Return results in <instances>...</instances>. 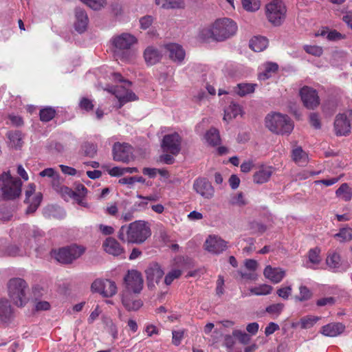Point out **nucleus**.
I'll use <instances>...</instances> for the list:
<instances>
[{"mask_svg":"<svg viewBox=\"0 0 352 352\" xmlns=\"http://www.w3.org/2000/svg\"><path fill=\"white\" fill-rule=\"evenodd\" d=\"M292 159L300 166H305L309 161L307 153L301 147H296L292 151Z\"/></svg>","mask_w":352,"mask_h":352,"instance_id":"obj_36","label":"nucleus"},{"mask_svg":"<svg viewBox=\"0 0 352 352\" xmlns=\"http://www.w3.org/2000/svg\"><path fill=\"white\" fill-rule=\"evenodd\" d=\"M182 138L179 133L174 132L164 136L162 141V148L164 151L172 155H177L181 149Z\"/></svg>","mask_w":352,"mask_h":352,"instance_id":"obj_16","label":"nucleus"},{"mask_svg":"<svg viewBox=\"0 0 352 352\" xmlns=\"http://www.w3.org/2000/svg\"><path fill=\"white\" fill-rule=\"evenodd\" d=\"M292 285L283 286L277 289V295L283 300H287L292 295Z\"/></svg>","mask_w":352,"mask_h":352,"instance_id":"obj_52","label":"nucleus"},{"mask_svg":"<svg viewBox=\"0 0 352 352\" xmlns=\"http://www.w3.org/2000/svg\"><path fill=\"white\" fill-rule=\"evenodd\" d=\"M56 114V111L52 107H46L40 111V118L43 122L51 120Z\"/></svg>","mask_w":352,"mask_h":352,"instance_id":"obj_50","label":"nucleus"},{"mask_svg":"<svg viewBox=\"0 0 352 352\" xmlns=\"http://www.w3.org/2000/svg\"><path fill=\"white\" fill-rule=\"evenodd\" d=\"M300 295L296 299L300 302L309 300L311 297V291L305 286L301 285L299 287Z\"/></svg>","mask_w":352,"mask_h":352,"instance_id":"obj_54","label":"nucleus"},{"mask_svg":"<svg viewBox=\"0 0 352 352\" xmlns=\"http://www.w3.org/2000/svg\"><path fill=\"white\" fill-rule=\"evenodd\" d=\"M39 175L42 177H47L52 179V187L58 182H60V175L55 171V170L52 168H47L42 170L39 173Z\"/></svg>","mask_w":352,"mask_h":352,"instance_id":"obj_44","label":"nucleus"},{"mask_svg":"<svg viewBox=\"0 0 352 352\" xmlns=\"http://www.w3.org/2000/svg\"><path fill=\"white\" fill-rule=\"evenodd\" d=\"M340 257L336 252L330 253L327 257L326 263L331 269H336L340 266Z\"/></svg>","mask_w":352,"mask_h":352,"instance_id":"obj_48","label":"nucleus"},{"mask_svg":"<svg viewBox=\"0 0 352 352\" xmlns=\"http://www.w3.org/2000/svg\"><path fill=\"white\" fill-rule=\"evenodd\" d=\"M8 138L10 140V145L14 148L21 147L22 145V136L19 131H10L8 133Z\"/></svg>","mask_w":352,"mask_h":352,"instance_id":"obj_43","label":"nucleus"},{"mask_svg":"<svg viewBox=\"0 0 352 352\" xmlns=\"http://www.w3.org/2000/svg\"><path fill=\"white\" fill-rule=\"evenodd\" d=\"M7 287L8 294L14 305L23 307L28 302V285L25 280L21 278H11Z\"/></svg>","mask_w":352,"mask_h":352,"instance_id":"obj_4","label":"nucleus"},{"mask_svg":"<svg viewBox=\"0 0 352 352\" xmlns=\"http://www.w3.org/2000/svg\"><path fill=\"white\" fill-rule=\"evenodd\" d=\"M346 329V326L342 322H331L322 326L320 333L324 336L334 338L342 334Z\"/></svg>","mask_w":352,"mask_h":352,"instance_id":"obj_22","label":"nucleus"},{"mask_svg":"<svg viewBox=\"0 0 352 352\" xmlns=\"http://www.w3.org/2000/svg\"><path fill=\"white\" fill-rule=\"evenodd\" d=\"M352 123V110H348L343 113L337 115L334 122V129L336 135H346L351 131Z\"/></svg>","mask_w":352,"mask_h":352,"instance_id":"obj_13","label":"nucleus"},{"mask_svg":"<svg viewBox=\"0 0 352 352\" xmlns=\"http://www.w3.org/2000/svg\"><path fill=\"white\" fill-rule=\"evenodd\" d=\"M110 13L117 20L124 21L125 13L122 6L118 3H113L110 6Z\"/></svg>","mask_w":352,"mask_h":352,"instance_id":"obj_42","label":"nucleus"},{"mask_svg":"<svg viewBox=\"0 0 352 352\" xmlns=\"http://www.w3.org/2000/svg\"><path fill=\"white\" fill-rule=\"evenodd\" d=\"M181 274L182 272L179 270L175 269L171 270L166 275L164 283L166 285H170L175 279L178 278L181 276Z\"/></svg>","mask_w":352,"mask_h":352,"instance_id":"obj_53","label":"nucleus"},{"mask_svg":"<svg viewBox=\"0 0 352 352\" xmlns=\"http://www.w3.org/2000/svg\"><path fill=\"white\" fill-rule=\"evenodd\" d=\"M249 295L266 296L270 294L273 287L267 284H260L249 288Z\"/></svg>","mask_w":352,"mask_h":352,"instance_id":"obj_35","label":"nucleus"},{"mask_svg":"<svg viewBox=\"0 0 352 352\" xmlns=\"http://www.w3.org/2000/svg\"><path fill=\"white\" fill-rule=\"evenodd\" d=\"M162 57V52L153 46L147 47L144 52V58L148 65H153L160 61Z\"/></svg>","mask_w":352,"mask_h":352,"instance_id":"obj_29","label":"nucleus"},{"mask_svg":"<svg viewBox=\"0 0 352 352\" xmlns=\"http://www.w3.org/2000/svg\"><path fill=\"white\" fill-rule=\"evenodd\" d=\"M146 278L149 287H154L155 284H158L164 272L162 267L157 263L151 265L146 270Z\"/></svg>","mask_w":352,"mask_h":352,"instance_id":"obj_21","label":"nucleus"},{"mask_svg":"<svg viewBox=\"0 0 352 352\" xmlns=\"http://www.w3.org/2000/svg\"><path fill=\"white\" fill-rule=\"evenodd\" d=\"M242 114V109L239 104L232 102L224 111L223 120L229 122Z\"/></svg>","mask_w":352,"mask_h":352,"instance_id":"obj_33","label":"nucleus"},{"mask_svg":"<svg viewBox=\"0 0 352 352\" xmlns=\"http://www.w3.org/2000/svg\"><path fill=\"white\" fill-rule=\"evenodd\" d=\"M131 85L129 81L124 82V85H117L115 87H109L104 90L112 94L118 100V108H121L124 104L129 102L135 101L138 99L136 95L128 87Z\"/></svg>","mask_w":352,"mask_h":352,"instance_id":"obj_9","label":"nucleus"},{"mask_svg":"<svg viewBox=\"0 0 352 352\" xmlns=\"http://www.w3.org/2000/svg\"><path fill=\"white\" fill-rule=\"evenodd\" d=\"M279 325L274 322H270L265 329V334L269 336L273 334L275 331L279 330Z\"/></svg>","mask_w":352,"mask_h":352,"instance_id":"obj_63","label":"nucleus"},{"mask_svg":"<svg viewBox=\"0 0 352 352\" xmlns=\"http://www.w3.org/2000/svg\"><path fill=\"white\" fill-rule=\"evenodd\" d=\"M113 160L129 163L134 159L132 147L127 143L116 142L112 148Z\"/></svg>","mask_w":352,"mask_h":352,"instance_id":"obj_11","label":"nucleus"},{"mask_svg":"<svg viewBox=\"0 0 352 352\" xmlns=\"http://www.w3.org/2000/svg\"><path fill=\"white\" fill-rule=\"evenodd\" d=\"M111 177H120L124 175V167L115 166L107 170Z\"/></svg>","mask_w":352,"mask_h":352,"instance_id":"obj_62","label":"nucleus"},{"mask_svg":"<svg viewBox=\"0 0 352 352\" xmlns=\"http://www.w3.org/2000/svg\"><path fill=\"white\" fill-rule=\"evenodd\" d=\"M265 126L272 132L277 134H288L294 129L290 118L284 114L272 113L267 115L265 120Z\"/></svg>","mask_w":352,"mask_h":352,"instance_id":"obj_6","label":"nucleus"},{"mask_svg":"<svg viewBox=\"0 0 352 352\" xmlns=\"http://www.w3.org/2000/svg\"><path fill=\"white\" fill-rule=\"evenodd\" d=\"M42 236L43 232L37 228H34L29 230L28 235L22 240L24 252H20L18 254L22 255L29 253L30 250L36 246L37 239Z\"/></svg>","mask_w":352,"mask_h":352,"instance_id":"obj_20","label":"nucleus"},{"mask_svg":"<svg viewBox=\"0 0 352 352\" xmlns=\"http://www.w3.org/2000/svg\"><path fill=\"white\" fill-rule=\"evenodd\" d=\"M21 187V180L12 177L9 171L0 175V195L3 199L11 200L19 197Z\"/></svg>","mask_w":352,"mask_h":352,"instance_id":"obj_5","label":"nucleus"},{"mask_svg":"<svg viewBox=\"0 0 352 352\" xmlns=\"http://www.w3.org/2000/svg\"><path fill=\"white\" fill-rule=\"evenodd\" d=\"M193 190L204 199H212L214 197L215 190L211 183L206 179L199 177L193 182Z\"/></svg>","mask_w":352,"mask_h":352,"instance_id":"obj_15","label":"nucleus"},{"mask_svg":"<svg viewBox=\"0 0 352 352\" xmlns=\"http://www.w3.org/2000/svg\"><path fill=\"white\" fill-rule=\"evenodd\" d=\"M224 346L226 347L228 352H232L234 345L235 344V340L233 335H226L224 337Z\"/></svg>","mask_w":352,"mask_h":352,"instance_id":"obj_59","label":"nucleus"},{"mask_svg":"<svg viewBox=\"0 0 352 352\" xmlns=\"http://www.w3.org/2000/svg\"><path fill=\"white\" fill-rule=\"evenodd\" d=\"M259 329L258 323L254 322L249 323L246 327V331L250 336H255Z\"/></svg>","mask_w":352,"mask_h":352,"instance_id":"obj_64","label":"nucleus"},{"mask_svg":"<svg viewBox=\"0 0 352 352\" xmlns=\"http://www.w3.org/2000/svg\"><path fill=\"white\" fill-rule=\"evenodd\" d=\"M336 194L337 197L346 201H350L352 198V188L347 184H342L336 190Z\"/></svg>","mask_w":352,"mask_h":352,"instance_id":"obj_41","label":"nucleus"},{"mask_svg":"<svg viewBox=\"0 0 352 352\" xmlns=\"http://www.w3.org/2000/svg\"><path fill=\"white\" fill-rule=\"evenodd\" d=\"M205 139L211 145H217L221 140L219 131L214 128H212L207 131Z\"/></svg>","mask_w":352,"mask_h":352,"instance_id":"obj_45","label":"nucleus"},{"mask_svg":"<svg viewBox=\"0 0 352 352\" xmlns=\"http://www.w3.org/2000/svg\"><path fill=\"white\" fill-rule=\"evenodd\" d=\"M274 171L275 168L272 166H260L253 175L254 182L258 184L267 182Z\"/></svg>","mask_w":352,"mask_h":352,"instance_id":"obj_24","label":"nucleus"},{"mask_svg":"<svg viewBox=\"0 0 352 352\" xmlns=\"http://www.w3.org/2000/svg\"><path fill=\"white\" fill-rule=\"evenodd\" d=\"M265 13L270 23L280 26L285 19L287 8L282 0L270 1L265 6Z\"/></svg>","mask_w":352,"mask_h":352,"instance_id":"obj_7","label":"nucleus"},{"mask_svg":"<svg viewBox=\"0 0 352 352\" xmlns=\"http://www.w3.org/2000/svg\"><path fill=\"white\" fill-rule=\"evenodd\" d=\"M75 30L79 34L85 32L88 27L87 12L81 8L76 9V20L74 24Z\"/></svg>","mask_w":352,"mask_h":352,"instance_id":"obj_27","label":"nucleus"},{"mask_svg":"<svg viewBox=\"0 0 352 352\" xmlns=\"http://www.w3.org/2000/svg\"><path fill=\"white\" fill-rule=\"evenodd\" d=\"M34 307L36 311H41L49 310L51 305L50 302L46 300H41L36 298L34 302Z\"/></svg>","mask_w":352,"mask_h":352,"instance_id":"obj_55","label":"nucleus"},{"mask_svg":"<svg viewBox=\"0 0 352 352\" xmlns=\"http://www.w3.org/2000/svg\"><path fill=\"white\" fill-rule=\"evenodd\" d=\"M52 188L65 200L68 201L70 199H73L78 204L86 206V203L83 201V198L86 195L87 189L83 185H78L74 192L69 187L63 185V179H60V182H58Z\"/></svg>","mask_w":352,"mask_h":352,"instance_id":"obj_8","label":"nucleus"},{"mask_svg":"<svg viewBox=\"0 0 352 352\" xmlns=\"http://www.w3.org/2000/svg\"><path fill=\"white\" fill-rule=\"evenodd\" d=\"M169 53V57L174 62L182 63L185 58V52L182 47L176 43H169L166 45Z\"/></svg>","mask_w":352,"mask_h":352,"instance_id":"obj_28","label":"nucleus"},{"mask_svg":"<svg viewBox=\"0 0 352 352\" xmlns=\"http://www.w3.org/2000/svg\"><path fill=\"white\" fill-rule=\"evenodd\" d=\"M85 251V249L76 245L54 250L52 256L60 263H69L78 258Z\"/></svg>","mask_w":352,"mask_h":352,"instance_id":"obj_10","label":"nucleus"},{"mask_svg":"<svg viewBox=\"0 0 352 352\" xmlns=\"http://www.w3.org/2000/svg\"><path fill=\"white\" fill-rule=\"evenodd\" d=\"M237 31L236 23L229 18H221L215 20L210 25L202 28L199 36L203 41L212 39L223 41L234 36Z\"/></svg>","mask_w":352,"mask_h":352,"instance_id":"obj_1","label":"nucleus"},{"mask_svg":"<svg viewBox=\"0 0 352 352\" xmlns=\"http://www.w3.org/2000/svg\"><path fill=\"white\" fill-rule=\"evenodd\" d=\"M142 173L151 178L155 177L157 173H160L162 175H164L166 174L165 170L154 168H144Z\"/></svg>","mask_w":352,"mask_h":352,"instance_id":"obj_58","label":"nucleus"},{"mask_svg":"<svg viewBox=\"0 0 352 352\" xmlns=\"http://www.w3.org/2000/svg\"><path fill=\"white\" fill-rule=\"evenodd\" d=\"M125 289L123 291L133 292L138 294L143 287V279L140 272L136 270L129 271L124 277Z\"/></svg>","mask_w":352,"mask_h":352,"instance_id":"obj_14","label":"nucleus"},{"mask_svg":"<svg viewBox=\"0 0 352 352\" xmlns=\"http://www.w3.org/2000/svg\"><path fill=\"white\" fill-rule=\"evenodd\" d=\"M107 4V0H89V8L94 10H99Z\"/></svg>","mask_w":352,"mask_h":352,"instance_id":"obj_60","label":"nucleus"},{"mask_svg":"<svg viewBox=\"0 0 352 352\" xmlns=\"http://www.w3.org/2000/svg\"><path fill=\"white\" fill-rule=\"evenodd\" d=\"M173 344L175 346H178L180 344L183 337H184V331L182 330L179 331H173Z\"/></svg>","mask_w":352,"mask_h":352,"instance_id":"obj_61","label":"nucleus"},{"mask_svg":"<svg viewBox=\"0 0 352 352\" xmlns=\"http://www.w3.org/2000/svg\"><path fill=\"white\" fill-rule=\"evenodd\" d=\"M122 302L129 311H136L142 306V302L129 291H122Z\"/></svg>","mask_w":352,"mask_h":352,"instance_id":"obj_25","label":"nucleus"},{"mask_svg":"<svg viewBox=\"0 0 352 352\" xmlns=\"http://www.w3.org/2000/svg\"><path fill=\"white\" fill-rule=\"evenodd\" d=\"M263 275L274 284L279 283L285 278L286 271L281 267H273L267 265L263 270Z\"/></svg>","mask_w":352,"mask_h":352,"instance_id":"obj_23","label":"nucleus"},{"mask_svg":"<svg viewBox=\"0 0 352 352\" xmlns=\"http://www.w3.org/2000/svg\"><path fill=\"white\" fill-rule=\"evenodd\" d=\"M232 335L243 344H247L251 340V336L249 333L239 329H234L232 331Z\"/></svg>","mask_w":352,"mask_h":352,"instance_id":"obj_47","label":"nucleus"},{"mask_svg":"<svg viewBox=\"0 0 352 352\" xmlns=\"http://www.w3.org/2000/svg\"><path fill=\"white\" fill-rule=\"evenodd\" d=\"M151 236L149 223L142 220L121 226L118 233V239L123 243L138 245L144 243Z\"/></svg>","mask_w":352,"mask_h":352,"instance_id":"obj_2","label":"nucleus"},{"mask_svg":"<svg viewBox=\"0 0 352 352\" xmlns=\"http://www.w3.org/2000/svg\"><path fill=\"white\" fill-rule=\"evenodd\" d=\"M305 51L313 56H320L323 52L322 48L318 45H305Z\"/></svg>","mask_w":352,"mask_h":352,"instance_id":"obj_56","label":"nucleus"},{"mask_svg":"<svg viewBox=\"0 0 352 352\" xmlns=\"http://www.w3.org/2000/svg\"><path fill=\"white\" fill-rule=\"evenodd\" d=\"M300 95L304 105L308 109H314L319 104V98L315 89L303 87L300 90Z\"/></svg>","mask_w":352,"mask_h":352,"instance_id":"obj_18","label":"nucleus"},{"mask_svg":"<svg viewBox=\"0 0 352 352\" xmlns=\"http://www.w3.org/2000/svg\"><path fill=\"white\" fill-rule=\"evenodd\" d=\"M320 253V250L318 248L310 250L308 254L309 262L313 265L319 264L321 261Z\"/></svg>","mask_w":352,"mask_h":352,"instance_id":"obj_51","label":"nucleus"},{"mask_svg":"<svg viewBox=\"0 0 352 352\" xmlns=\"http://www.w3.org/2000/svg\"><path fill=\"white\" fill-rule=\"evenodd\" d=\"M138 42L137 37L129 32H122L113 36L109 40L110 47L118 58L128 60L131 55V50Z\"/></svg>","mask_w":352,"mask_h":352,"instance_id":"obj_3","label":"nucleus"},{"mask_svg":"<svg viewBox=\"0 0 352 352\" xmlns=\"http://www.w3.org/2000/svg\"><path fill=\"white\" fill-rule=\"evenodd\" d=\"M140 26L142 30H147L153 23V17L150 15H146L140 19Z\"/></svg>","mask_w":352,"mask_h":352,"instance_id":"obj_57","label":"nucleus"},{"mask_svg":"<svg viewBox=\"0 0 352 352\" xmlns=\"http://www.w3.org/2000/svg\"><path fill=\"white\" fill-rule=\"evenodd\" d=\"M333 236L340 243L349 242L352 240V228H342Z\"/></svg>","mask_w":352,"mask_h":352,"instance_id":"obj_40","label":"nucleus"},{"mask_svg":"<svg viewBox=\"0 0 352 352\" xmlns=\"http://www.w3.org/2000/svg\"><path fill=\"white\" fill-rule=\"evenodd\" d=\"M278 69V65L272 62H267L260 67L258 79L265 80L270 78Z\"/></svg>","mask_w":352,"mask_h":352,"instance_id":"obj_31","label":"nucleus"},{"mask_svg":"<svg viewBox=\"0 0 352 352\" xmlns=\"http://www.w3.org/2000/svg\"><path fill=\"white\" fill-rule=\"evenodd\" d=\"M268 45L267 39L264 36H254L250 41V47L254 52H262L263 51Z\"/></svg>","mask_w":352,"mask_h":352,"instance_id":"obj_34","label":"nucleus"},{"mask_svg":"<svg viewBox=\"0 0 352 352\" xmlns=\"http://www.w3.org/2000/svg\"><path fill=\"white\" fill-rule=\"evenodd\" d=\"M91 290L104 297H111L117 293V286L113 280L97 279L91 284Z\"/></svg>","mask_w":352,"mask_h":352,"instance_id":"obj_12","label":"nucleus"},{"mask_svg":"<svg viewBox=\"0 0 352 352\" xmlns=\"http://www.w3.org/2000/svg\"><path fill=\"white\" fill-rule=\"evenodd\" d=\"M155 3L165 9H181L184 8V0H155Z\"/></svg>","mask_w":352,"mask_h":352,"instance_id":"obj_37","label":"nucleus"},{"mask_svg":"<svg viewBox=\"0 0 352 352\" xmlns=\"http://www.w3.org/2000/svg\"><path fill=\"white\" fill-rule=\"evenodd\" d=\"M228 242L218 235H209L206 239L204 248L206 251L213 254H219L228 248Z\"/></svg>","mask_w":352,"mask_h":352,"instance_id":"obj_17","label":"nucleus"},{"mask_svg":"<svg viewBox=\"0 0 352 352\" xmlns=\"http://www.w3.org/2000/svg\"><path fill=\"white\" fill-rule=\"evenodd\" d=\"M35 185L30 184L25 190V202L29 204L27 209V213H32L38 207L41 202L42 195L40 192L36 193L32 197L35 192Z\"/></svg>","mask_w":352,"mask_h":352,"instance_id":"obj_19","label":"nucleus"},{"mask_svg":"<svg viewBox=\"0 0 352 352\" xmlns=\"http://www.w3.org/2000/svg\"><path fill=\"white\" fill-rule=\"evenodd\" d=\"M242 8L248 12H256L261 6V0H241Z\"/></svg>","mask_w":352,"mask_h":352,"instance_id":"obj_39","label":"nucleus"},{"mask_svg":"<svg viewBox=\"0 0 352 352\" xmlns=\"http://www.w3.org/2000/svg\"><path fill=\"white\" fill-rule=\"evenodd\" d=\"M12 309L6 298H0V320L6 322L12 317Z\"/></svg>","mask_w":352,"mask_h":352,"instance_id":"obj_32","label":"nucleus"},{"mask_svg":"<svg viewBox=\"0 0 352 352\" xmlns=\"http://www.w3.org/2000/svg\"><path fill=\"white\" fill-rule=\"evenodd\" d=\"M102 248L106 253L113 256H119L124 252L119 242L113 237L107 238L102 243Z\"/></svg>","mask_w":352,"mask_h":352,"instance_id":"obj_26","label":"nucleus"},{"mask_svg":"<svg viewBox=\"0 0 352 352\" xmlns=\"http://www.w3.org/2000/svg\"><path fill=\"white\" fill-rule=\"evenodd\" d=\"M284 307V304L280 302L272 304L265 308V311L269 314L273 318H276L283 311Z\"/></svg>","mask_w":352,"mask_h":352,"instance_id":"obj_46","label":"nucleus"},{"mask_svg":"<svg viewBox=\"0 0 352 352\" xmlns=\"http://www.w3.org/2000/svg\"><path fill=\"white\" fill-rule=\"evenodd\" d=\"M320 319V316L306 315L301 317L297 322L293 323L292 327L294 328L299 327L302 329H309L314 327Z\"/></svg>","mask_w":352,"mask_h":352,"instance_id":"obj_30","label":"nucleus"},{"mask_svg":"<svg viewBox=\"0 0 352 352\" xmlns=\"http://www.w3.org/2000/svg\"><path fill=\"white\" fill-rule=\"evenodd\" d=\"M230 204L232 206H243L247 204V201L242 192H238L231 196Z\"/></svg>","mask_w":352,"mask_h":352,"instance_id":"obj_49","label":"nucleus"},{"mask_svg":"<svg viewBox=\"0 0 352 352\" xmlns=\"http://www.w3.org/2000/svg\"><path fill=\"white\" fill-rule=\"evenodd\" d=\"M256 86L254 83H240L235 87L234 91L240 96H245L253 93Z\"/></svg>","mask_w":352,"mask_h":352,"instance_id":"obj_38","label":"nucleus"}]
</instances>
